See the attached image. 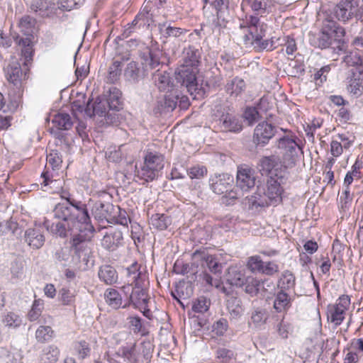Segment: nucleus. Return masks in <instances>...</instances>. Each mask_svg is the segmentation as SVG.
I'll return each mask as SVG.
<instances>
[{"label": "nucleus", "mask_w": 363, "mask_h": 363, "mask_svg": "<svg viewBox=\"0 0 363 363\" xmlns=\"http://www.w3.org/2000/svg\"><path fill=\"white\" fill-rule=\"evenodd\" d=\"M119 352L122 357L126 359L128 362H133L136 360L135 354V344L130 346L123 347Z\"/></svg>", "instance_id": "nucleus-55"}, {"label": "nucleus", "mask_w": 363, "mask_h": 363, "mask_svg": "<svg viewBox=\"0 0 363 363\" xmlns=\"http://www.w3.org/2000/svg\"><path fill=\"white\" fill-rule=\"evenodd\" d=\"M246 23L249 30H253L255 32L261 33L264 35L267 26L260 23V19L257 15H250L246 17Z\"/></svg>", "instance_id": "nucleus-43"}, {"label": "nucleus", "mask_w": 363, "mask_h": 363, "mask_svg": "<svg viewBox=\"0 0 363 363\" xmlns=\"http://www.w3.org/2000/svg\"><path fill=\"white\" fill-rule=\"evenodd\" d=\"M247 276L245 275L242 270L238 267H230L225 275L226 281L232 285L238 287H242L244 281Z\"/></svg>", "instance_id": "nucleus-25"}, {"label": "nucleus", "mask_w": 363, "mask_h": 363, "mask_svg": "<svg viewBox=\"0 0 363 363\" xmlns=\"http://www.w3.org/2000/svg\"><path fill=\"white\" fill-rule=\"evenodd\" d=\"M269 318V313L265 308H256L251 313L249 325L253 324L257 329H263Z\"/></svg>", "instance_id": "nucleus-26"}, {"label": "nucleus", "mask_w": 363, "mask_h": 363, "mask_svg": "<svg viewBox=\"0 0 363 363\" xmlns=\"http://www.w3.org/2000/svg\"><path fill=\"white\" fill-rule=\"evenodd\" d=\"M163 156L157 152H149L145 157L143 166L138 171V177L145 182H151L159 177L164 167Z\"/></svg>", "instance_id": "nucleus-6"}, {"label": "nucleus", "mask_w": 363, "mask_h": 363, "mask_svg": "<svg viewBox=\"0 0 363 363\" xmlns=\"http://www.w3.org/2000/svg\"><path fill=\"white\" fill-rule=\"evenodd\" d=\"M267 284V280H260L253 276H247L243 286H245V291L252 296L257 295L261 291H268L267 288H265L264 284Z\"/></svg>", "instance_id": "nucleus-21"}, {"label": "nucleus", "mask_w": 363, "mask_h": 363, "mask_svg": "<svg viewBox=\"0 0 363 363\" xmlns=\"http://www.w3.org/2000/svg\"><path fill=\"white\" fill-rule=\"evenodd\" d=\"M121 147L118 148H108L106 152V156L108 161L113 162H118L122 158V153L121 150Z\"/></svg>", "instance_id": "nucleus-60"}, {"label": "nucleus", "mask_w": 363, "mask_h": 363, "mask_svg": "<svg viewBox=\"0 0 363 363\" xmlns=\"http://www.w3.org/2000/svg\"><path fill=\"white\" fill-rule=\"evenodd\" d=\"M345 311L336 306L335 305L330 306L328 311V318L330 319V321L335 325H339L343 321Z\"/></svg>", "instance_id": "nucleus-44"}, {"label": "nucleus", "mask_w": 363, "mask_h": 363, "mask_svg": "<svg viewBox=\"0 0 363 363\" xmlns=\"http://www.w3.org/2000/svg\"><path fill=\"white\" fill-rule=\"evenodd\" d=\"M44 225L48 231L60 238H65L67 236V228H69V223L64 222L63 220L52 224L48 220H45Z\"/></svg>", "instance_id": "nucleus-35"}, {"label": "nucleus", "mask_w": 363, "mask_h": 363, "mask_svg": "<svg viewBox=\"0 0 363 363\" xmlns=\"http://www.w3.org/2000/svg\"><path fill=\"white\" fill-rule=\"evenodd\" d=\"M291 306V298L289 294L282 291H279L275 296L273 308L277 313H284Z\"/></svg>", "instance_id": "nucleus-30"}, {"label": "nucleus", "mask_w": 363, "mask_h": 363, "mask_svg": "<svg viewBox=\"0 0 363 363\" xmlns=\"http://www.w3.org/2000/svg\"><path fill=\"white\" fill-rule=\"evenodd\" d=\"M105 101L108 104L109 110L118 111L122 105L121 91L116 87L110 88Z\"/></svg>", "instance_id": "nucleus-33"}, {"label": "nucleus", "mask_w": 363, "mask_h": 363, "mask_svg": "<svg viewBox=\"0 0 363 363\" xmlns=\"http://www.w3.org/2000/svg\"><path fill=\"white\" fill-rule=\"evenodd\" d=\"M245 89V82L239 77H235L228 82L226 84V91L231 96H237L240 95Z\"/></svg>", "instance_id": "nucleus-40"}, {"label": "nucleus", "mask_w": 363, "mask_h": 363, "mask_svg": "<svg viewBox=\"0 0 363 363\" xmlns=\"http://www.w3.org/2000/svg\"><path fill=\"white\" fill-rule=\"evenodd\" d=\"M242 118L248 125H252L258 121L261 116L257 108L247 106L242 113Z\"/></svg>", "instance_id": "nucleus-47"}, {"label": "nucleus", "mask_w": 363, "mask_h": 363, "mask_svg": "<svg viewBox=\"0 0 363 363\" xmlns=\"http://www.w3.org/2000/svg\"><path fill=\"white\" fill-rule=\"evenodd\" d=\"M140 76V69L138 64L135 61H130L127 64L124 70V77L125 79L133 83L138 82Z\"/></svg>", "instance_id": "nucleus-41"}, {"label": "nucleus", "mask_w": 363, "mask_h": 363, "mask_svg": "<svg viewBox=\"0 0 363 363\" xmlns=\"http://www.w3.org/2000/svg\"><path fill=\"white\" fill-rule=\"evenodd\" d=\"M54 336V330L50 326L40 325L35 332V338L39 342H47Z\"/></svg>", "instance_id": "nucleus-45"}, {"label": "nucleus", "mask_w": 363, "mask_h": 363, "mask_svg": "<svg viewBox=\"0 0 363 363\" xmlns=\"http://www.w3.org/2000/svg\"><path fill=\"white\" fill-rule=\"evenodd\" d=\"M224 194L225 195L222 197V202L226 205L233 204L236 199L241 196L240 193L232 189V188Z\"/></svg>", "instance_id": "nucleus-62"}, {"label": "nucleus", "mask_w": 363, "mask_h": 363, "mask_svg": "<svg viewBox=\"0 0 363 363\" xmlns=\"http://www.w3.org/2000/svg\"><path fill=\"white\" fill-rule=\"evenodd\" d=\"M192 265L197 269L199 266L201 268L207 267L214 274V277L206 272L203 274V280L206 284L219 288L220 286V275L223 265L216 257L208 254L205 249L197 250L191 255Z\"/></svg>", "instance_id": "nucleus-3"}, {"label": "nucleus", "mask_w": 363, "mask_h": 363, "mask_svg": "<svg viewBox=\"0 0 363 363\" xmlns=\"http://www.w3.org/2000/svg\"><path fill=\"white\" fill-rule=\"evenodd\" d=\"M6 79L20 91L23 86V73L20 63L17 60L12 58L9 65L4 67Z\"/></svg>", "instance_id": "nucleus-10"}, {"label": "nucleus", "mask_w": 363, "mask_h": 363, "mask_svg": "<svg viewBox=\"0 0 363 363\" xmlns=\"http://www.w3.org/2000/svg\"><path fill=\"white\" fill-rule=\"evenodd\" d=\"M296 285V277L290 270H284L281 272L278 281L277 287L279 291H290L294 288Z\"/></svg>", "instance_id": "nucleus-27"}, {"label": "nucleus", "mask_w": 363, "mask_h": 363, "mask_svg": "<svg viewBox=\"0 0 363 363\" xmlns=\"http://www.w3.org/2000/svg\"><path fill=\"white\" fill-rule=\"evenodd\" d=\"M233 177L228 174H216L211 177L209 182L212 191L217 194H223L233 186Z\"/></svg>", "instance_id": "nucleus-14"}, {"label": "nucleus", "mask_w": 363, "mask_h": 363, "mask_svg": "<svg viewBox=\"0 0 363 363\" xmlns=\"http://www.w3.org/2000/svg\"><path fill=\"white\" fill-rule=\"evenodd\" d=\"M355 11V3L353 1H341L333 9L335 17L343 23L352 19Z\"/></svg>", "instance_id": "nucleus-16"}, {"label": "nucleus", "mask_w": 363, "mask_h": 363, "mask_svg": "<svg viewBox=\"0 0 363 363\" xmlns=\"http://www.w3.org/2000/svg\"><path fill=\"white\" fill-rule=\"evenodd\" d=\"M163 27H164V25H160V29L161 33H162L163 36L164 38H169V37H174V38H179L182 35L185 34L186 30L185 29L174 27L169 25L166 28L163 29Z\"/></svg>", "instance_id": "nucleus-48"}, {"label": "nucleus", "mask_w": 363, "mask_h": 363, "mask_svg": "<svg viewBox=\"0 0 363 363\" xmlns=\"http://www.w3.org/2000/svg\"><path fill=\"white\" fill-rule=\"evenodd\" d=\"M52 122L60 130H69L73 125L70 116L62 112L55 114Z\"/></svg>", "instance_id": "nucleus-39"}, {"label": "nucleus", "mask_w": 363, "mask_h": 363, "mask_svg": "<svg viewBox=\"0 0 363 363\" xmlns=\"http://www.w3.org/2000/svg\"><path fill=\"white\" fill-rule=\"evenodd\" d=\"M196 68L182 66L176 74L177 82L184 86L191 94H193L198 89V83L196 77Z\"/></svg>", "instance_id": "nucleus-9"}, {"label": "nucleus", "mask_w": 363, "mask_h": 363, "mask_svg": "<svg viewBox=\"0 0 363 363\" xmlns=\"http://www.w3.org/2000/svg\"><path fill=\"white\" fill-rule=\"evenodd\" d=\"M227 308L231 320L238 319L244 312L241 300L235 296H231L227 300Z\"/></svg>", "instance_id": "nucleus-31"}, {"label": "nucleus", "mask_w": 363, "mask_h": 363, "mask_svg": "<svg viewBox=\"0 0 363 363\" xmlns=\"http://www.w3.org/2000/svg\"><path fill=\"white\" fill-rule=\"evenodd\" d=\"M275 127L267 121L259 123L254 130L253 142L257 145L264 146L274 135Z\"/></svg>", "instance_id": "nucleus-11"}, {"label": "nucleus", "mask_w": 363, "mask_h": 363, "mask_svg": "<svg viewBox=\"0 0 363 363\" xmlns=\"http://www.w3.org/2000/svg\"><path fill=\"white\" fill-rule=\"evenodd\" d=\"M122 290L125 294H130L129 302L134 304L147 305L149 298L146 290L143 286V282H137L133 285L124 286Z\"/></svg>", "instance_id": "nucleus-13"}, {"label": "nucleus", "mask_w": 363, "mask_h": 363, "mask_svg": "<svg viewBox=\"0 0 363 363\" xmlns=\"http://www.w3.org/2000/svg\"><path fill=\"white\" fill-rule=\"evenodd\" d=\"M345 29L335 26L334 23L331 25H324L318 33H309L310 44L321 50L331 48L342 50Z\"/></svg>", "instance_id": "nucleus-2"}, {"label": "nucleus", "mask_w": 363, "mask_h": 363, "mask_svg": "<svg viewBox=\"0 0 363 363\" xmlns=\"http://www.w3.org/2000/svg\"><path fill=\"white\" fill-rule=\"evenodd\" d=\"M127 276L129 278L128 281L130 282L129 285H133L137 282H143L142 273L139 271V267L137 263H135L127 268Z\"/></svg>", "instance_id": "nucleus-49"}, {"label": "nucleus", "mask_w": 363, "mask_h": 363, "mask_svg": "<svg viewBox=\"0 0 363 363\" xmlns=\"http://www.w3.org/2000/svg\"><path fill=\"white\" fill-rule=\"evenodd\" d=\"M287 179H281L275 177L268 178L266 184V189H263V194H257L248 198L250 206L252 208L265 207L270 205L276 206L279 203L281 200V194L283 188L281 185L286 182Z\"/></svg>", "instance_id": "nucleus-4"}, {"label": "nucleus", "mask_w": 363, "mask_h": 363, "mask_svg": "<svg viewBox=\"0 0 363 363\" xmlns=\"http://www.w3.org/2000/svg\"><path fill=\"white\" fill-rule=\"evenodd\" d=\"M237 188L242 191H247L255 185L254 172L247 168H239L237 172Z\"/></svg>", "instance_id": "nucleus-17"}, {"label": "nucleus", "mask_w": 363, "mask_h": 363, "mask_svg": "<svg viewBox=\"0 0 363 363\" xmlns=\"http://www.w3.org/2000/svg\"><path fill=\"white\" fill-rule=\"evenodd\" d=\"M155 85L161 91H169L174 86L173 82L169 74L166 71H160L159 69L153 74Z\"/></svg>", "instance_id": "nucleus-23"}, {"label": "nucleus", "mask_w": 363, "mask_h": 363, "mask_svg": "<svg viewBox=\"0 0 363 363\" xmlns=\"http://www.w3.org/2000/svg\"><path fill=\"white\" fill-rule=\"evenodd\" d=\"M188 174L191 179H201L207 174V169L203 166H195L189 169Z\"/></svg>", "instance_id": "nucleus-64"}, {"label": "nucleus", "mask_w": 363, "mask_h": 363, "mask_svg": "<svg viewBox=\"0 0 363 363\" xmlns=\"http://www.w3.org/2000/svg\"><path fill=\"white\" fill-rule=\"evenodd\" d=\"M25 242L33 249L41 248L45 241V238L40 228H28L24 233Z\"/></svg>", "instance_id": "nucleus-18"}, {"label": "nucleus", "mask_w": 363, "mask_h": 363, "mask_svg": "<svg viewBox=\"0 0 363 363\" xmlns=\"http://www.w3.org/2000/svg\"><path fill=\"white\" fill-rule=\"evenodd\" d=\"M60 356V350L54 345L45 347L40 355L41 363H57Z\"/></svg>", "instance_id": "nucleus-36"}, {"label": "nucleus", "mask_w": 363, "mask_h": 363, "mask_svg": "<svg viewBox=\"0 0 363 363\" xmlns=\"http://www.w3.org/2000/svg\"><path fill=\"white\" fill-rule=\"evenodd\" d=\"M184 65L183 67L196 68L199 63L200 52L199 50L192 46H189L184 51Z\"/></svg>", "instance_id": "nucleus-34"}, {"label": "nucleus", "mask_w": 363, "mask_h": 363, "mask_svg": "<svg viewBox=\"0 0 363 363\" xmlns=\"http://www.w3.org/2000/svg\"><path fill=\"white\" fill-rule=\"evenodd\" d=\"M348 79V91L355 96H360L363 94V70L359 67L350 69Z\"/></svg>", "instance_id": "nucleus-15"}, {"label": "nucleus", "mask_w": 363, "mask_h": 363, "mask_svg": "<svg viewBox=\"0 0 363 363\" xmlns=\"http://www.w3.org/2000/svg\"><path fill=\"white\" fill-rule=\"evenodd\" d=\"M35 19L33 17L26 15L23 16L19 21L18 26L21 31L26 34H30L32 29L35 25Z\"/></svg>", "instance_id": "nucleus-50"}, {"label": "nucleus", "mask_w": 363, "mask_h": 363, "mask_svg": "<svg viewBox=\"0 0 363 363\" xmlns=\"http://www.w3.org/2000/svg\"><path fill=\"white\" fill-rule=\"evenodd\" d=\"M219 126L222 131L238 133L242 130L241 121L235 116L227 113L223 114L219 118Z\"/></svg>", "instance_id": "nucleus-20"}, {"label": "nucleus", "mask_w": 363, "mask_h": 363, "mask_svg": "<svg viewBox=\"0 0 363 363\" xmlns=\"http://www.w3.org/2000/svg\"><path fill=\"white\" fill-rule=\"evenodd\" d=\"M54 216L62 219L64 222H71L84 225V229L91 230L93 226L91 225V219L85 204L80 201H72L70 204L58 203L54 210Z\"/></svg>", "instance_id": "nucleus-1"}, {"label": "nucleus", "mask_w": 363, "mask_h": 363, "mask_svg": "<svg viewBox=\"0 0 363 363\" xmlns=\"http://www.w3.org/2000/svg\"><path fill=\"white\" fill-rule=\"evenodd\" d=\"M84 0H60L58 1L57 10L71 11L83 5Z\"/></svg>", "instance_id": "nucleus-53"}, {"label": "nucleus", "mask_w": 363, "mask_h": 363, "mask_svg": "<svg viewBox=\"0 0 363 363\" xmlns=\"http://www.w3.org/2000/svg\"><path fill=\"white\" fill-rule=\"evenodd\" d=\"M211 301L204 296H200L196 299L192 305V310L196 313H204L209 308Z\"/></svg>", "instance_id": "nucleus-51"}, {"label": "nucleus", "mask_w": 363, "mask_h": 363, "mask_svg": "<svg viewBox=\"0 0 363 363\" xmlns=\"http://www.w3.org/2000/svg\"><path fill=\"white\" fill-rule=\"evenodd\" d=\"M279 272L278 264L272 261L263 262V265L261 271V274L267 276H273Z\"/></svg>", "instance_id": "nucleus-58"}, {"label": "nucleus", "mask_w": 363, "mask_h": 363, "mask_svg": "<svg viewBox=\"0 0 363 363\" xmlns=\"http://www.w3.org/2000/svg\"><path fill=\"white\" fill-rule=\"evenodd\" d=\"M122 66V62L115 60L109 67L107 79L110 83H114L119 79L121 74Z\"/></svg>", "instance_id": "nucleus-46"}, {"label": "nucleus", "mask_w": 363, "mask_h": 363, "mask_svg": "<svg viewBox=\"0 0 363 363\" xmlns=\"http://www.w3.org/2000/svg\"><path fill=\"white\" fill-rule=\"evenodd\" d=\"M300 150H301V149L295 140L291 143V145L288 147V149L284 153L285 157H289L290 161L289 164L294 165L295 164V158L298 156V152Z\"/></svg>", "instance_id": "nucleus-56"}, {"label": "nucleus", "mask_w": 363, "mask_h": 363, "mask_svg": "<svg viewBox=\"0 0 363 363\" xmlns=\"http://www.w3.org/2000/svg\"><path fill=\"white\" fill-rule=\"evenodd\" d=\"M70 243L71 247L74 250V253L79 258H80L82 255L86 256L88 254V245L89 242L86 240L84 235H74L72 238Z\"/></svg>", "instance_id": "nucleus-24"}, {"label": "nucleus", "mask_w": 363, "mask_h": 363, "mask_svg": "<svg viewBox=\"0 0 363 363\" xmlns=\"http://www.w3.org/2000/svg\"><path fill=\"white\" fill-rule=\"evenodd\" d=\"M120 213V207L109 202L103 203L100 201L93 203L91 213L99 221L106 220L109 223L114 219L115 215Z\"/></svg>", "instance_id": "nucleus-8"}, {"label": "nucleus", "mask_w": 363, "mask_h": 363, "mask_svg": "<svg viewBox=\"0 0 363 363\" xmlns=\"http://www.w3.org/2000/svg\"><path fill=\"white\" fill-rule=\"evenodd\" d=\"M106 106L108 104L106 101L95 102L94 104H91V100L89 99L86 105L85 113L89 116H98L102 119L107 113Z\"/></svg>", "instance_id": "nucleus-29"}, {"label": "nucleus", "mask_w": 363, "mask_h": 363, "mask_svg": "<svg viewBox=\"0 0 363 363\" xmlns=\"http://www.w3.org/2000/svg\"><path fill=\"white\" fill-rule=\"evenodd\" d=\"M203 15L213 29L225 27L231 16L229 0H203Z\"/></svg>", "instance_id": "nucleus-5"}, {"label": "nucleus", "mask_w": 363, "mask_h": 363, "mask_svg": "<svg viewBox=\"0 0 363 363\" xmlns=\"http://www.w3.org/2000/svg\"><path fill=\"white\" fill-rule=\"evenodd\" d=\"M344 61L349 66L360 65L363 62V57L357 52H350L345 57Z\"/></svg>", "instance_id": "nucleus-59"}, {"label": "nucleus", "mask_w": 363, "mask_h": 363, "mask_svg": "<svg viewBox=\"0 0 363 363\" xmlns=\"http://www.w3.org/2000/svg\"><path fill=\"white\" fill-rule=\"evenodd\" d=\"M30 9L42 18H51L57 13V11L55 3L52 0H32Z\"/></svg>", "instance_id": "nucleus-12"}, {"label": "nucleus", "mask_w": 363, "mask_h": 363, "mask_svg": "<svg viewBox=\"0 0 363 363\" xmlns=\"http://www.w3.org/2000/svg\"><path fill=\"white\" fill-rule=\"evenodd\" d=\"M216 357L220 362L226 363L233 357V352L226 348H218L216 350Z\"/></svg>", "instance_id": "nucleus-63"}, {"label": "nucleus", "mask_w": 363, "mask_h": 363, "mask_svg": "<svg viewBox=\"0 0 363 363\" xmlns=\"http://www.w3.org/2000/svg\"><path fill=\"white\" fill-rule=\"evenodd\" d=\"M263 261L259 256H252L248 258L247 262V268L253 273L261 274Z\"/></svg>", "instance_id": "nucleus-54"}, {"label": "nucleus", "mask_w": 363, "mask_h": 363, "mask_svg": "<svg viewBox=\"0 0 363 363\" xmlns=\"http://www.w3.org/2000/svg\"><path fill=\"white\" fill-rule=\"evenodd\" d=\"M262 174L267 175L268 178L275 177L288 179L289 173L286 166L282 165L277 156L272 155L262 157L259 163Z\"/></svg>", "instance_id": "nucleus-7"}, {"label": "nucleus", "mask_w": 363, "mask_h": 363, "mask_svg": "<svg viewBox=\"0 0 363 363\" xmlns=\"http://www.w3.org/2000/svg\"><path fill=\"white\" fill-rule=\"evenodd\" d=\"M43 308V302L42 300H35L31 309L28 313V318L30 321H35L40 316Z\"/></svg>", "instance_id": "nucleus-52"}, {"label": "nucleus", "mask_w": 363, "mask_h": 363, "mask_svg": "<svg viewBox=\"0 0 363 363\" xmlns=\"http://www.w3.org/2000/svg\"><path fill=\"white\" fill-rule=\"evenodd\" d=\"M74 350L77 352L79 357L84 359L89 355L90 347L86 341L76 342L74 345Z\"/></svg>", "instance_id": "nucleus-57"}, {"label": "nucleus", "mask_w": 363, "mask_h": 363, "mask_svg": "<svg viewBox=\"0 0 363 363\" xmlns=\"http://www.w3.org/2000/svg\"><path fill=\"white\" fill-rule=\"evenodd\" d=\"M123 233L120 230L107 233L101 240L102 246L109 251L116 250L122 243Z\"/></svg>", "instance_id": "nucleus-22"}, {"label": "nucleus", "mask_w": 363, "mask_h": 363, "mask_svg": "<svg viewBox=\"0 0 363 363\" xmlns=\"http://www.w3.org/2000/svg\"><path fill=\"white\" fill-rule=\"evenodd\" d=\"M99 277L100 280L104 281L106 284L112 285L117 281L118 274L113 267L104 265L99 269Z\"/></svg>", "instance_id": "nucleus-32"}, {"label": "nucleus", "mask_w": 363, "mask_h": 363, "mask_svg": "<svg viewBox=\"0 0 363 363\" xmlns=\"http://www.w3.org/2000/svg\"><path fill=\"white\" fill-rule=\"evenodd\" d=\"M250 5L252 11L257 16H264L272 12L274 6V0H243Z\"/></svg>", "instance_id": "nucleus-19"}, {"label": "nucleus", "mask_w": 363, "mask_h": 363, "mask_svg": "<svg viewBox=\"0 0 363 363\" xmlns=\"http://www.w3.org/2000/svg\"><path fill=\"white\" fill-rule=\"evenodd\" d=\"M1 323L9 328H17L22 323V318L16 313L9 311L1 316Z\"/></svg>", "instance_id": "nucleus-42"}, {"label": "nucleus", "mask_w": 363, "mask_h": 363, "mask_svg": "<svg viewBox=\"0 0 363 363\" xmlns=\"http://www.w3.org/2000/svg\"><path fill=\"white\" fill-rule=\"evenodd\" d=\"M261 33L255 32L253 30H249V33L243 36V41L246 45H252L255 47V41L258 40L259 38H263Z\"/></svg>", "instance_id": "nucleus-61"}, {"label": "nucleus", "mask_w": 363, "mask_h": 363, "mask_svg": "<svg viewBox=\"0 0 363 363\" xmlns=\"http://www.w3.org/2000/svg\"><path fill=\"white\" fill-rule=\"evenodd\" d=\"M106 303L112 308H119L122 305V297L115 289H107L104 293Z\"/></svg>", "instance_id": "nucleus-38"}, {"label": "nucleus", "mask_w": 363, "mask_h": 363, "mask_svg": "<svg viewBox=\"0 0 363 363\" xmlns=\"http://www.w3.org/2000/svg\"><path fill=\"white\" fill-rule=\"evenodd\" d=\"M150 223L158 230H166L172 224V218L166 214L156 213L152 216Z\"/></svg>", "instance_id": "nucleus-37"}, {"label": "nucleus", "mask_w": 363, "mask_h": 363, "mask_svg": "<svg viewBox=\"0 0 363 363\" xmlns=\"http://www.w3.org/2000/svg\"><path fill=\"white\" fill-rule=\"evenodd\" d=\"M177 104V99L164 95L157 100L154 111L155 113L171 112L176 108Z\"/></svg>", "instance_id": "nucleus-28"}]
</instances>
